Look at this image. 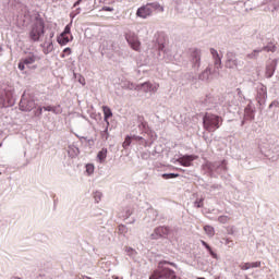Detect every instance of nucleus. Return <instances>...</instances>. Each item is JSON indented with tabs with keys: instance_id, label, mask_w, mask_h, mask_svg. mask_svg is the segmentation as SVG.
Masks as SVG:
<instances>
[{
	"instance_id": "35",
	"label": "nucleus",
	"mask_w": 279,
	"mask_h": 279,
	"mask_svg": "<svg viewBox=\"0 0 279 279\" xmlns=\"http://www.w3.org/2000/svg\"><path fill=\"white\" fill-rule=\"evenodd\" d=\"M78 82L80 84H82V86H86V78H84L83 76L78 78Z\"/></svg>"
},
{
	"instance_id": "29",
	"label": "nucleus",
	"mask_w": 279,
	"mask_h": 279,
	"mask_svg": "<svg viewBox=\"0 0 279 279\" xmlns=\"http://www.w3.org/2000/svg\"><path fill=\"white\" fill-rule=\"evenodd\" d=\"M250 266H251V269L258 268V267H260V262H253V263H250Z\"/></svg>"
},
{
	"instance_id": "12",
	"label": "nucleus",
	"mask_w": 279,
	"mask_h": 279,
	"mask_svg": "<svg viewBox=\"0 0 279 279\" xmlns=\"http://www.w3.org/2000/svg\"><path fill=\"white\" fill-rule=\"evenodd\" d=\"M160 88L159 84H153L150 82H146L142 84V89L144 93H156Z\"/></svg>"
},
{
	"instance_id": "24",
	"label": "nucleus",
	"mask_w": 279,
	"mask_h": 279,
	"mask_svg": "<svg viewBox=\"0 0 279 279\" xmlns=\"http://www.w3.org/2000/svg\"><path fill=\"white\" fill-rule=\"evenodd\" d=\"M262 51H271L274 53L276 51V45L268 44L266 47L262 49Z\"/></svg>"
},
{
	"instance_id": "28",
	"label": "nucleus",
	"mask_w": 279,
	"mask_h": 279,
	"mask_svg": "<svg viewBox=\"0 0 279 279\" xmlns=\"http://www.w3.org/2000/svg\"><path fill=\"white\" fill-rule=\"evenodd\" d=\"M210 53H211L214 60H216L217 58H219V52H217L216 49L211 48V49H210Z\"/></svg>"
},
{
	"instance_id": "27",
	"label": "nucleus",
	"mask_w": 279,
	"mask_h": 279,
	"mask_svg": "<svg viewBox=\"0 0 279 279\" xmlns=\"http://www.w3.org/2000/svg\"><path fill=\"white\" fill-rule=\"evenodd\" d=\"M72 51L71 48H64L63 53L61 54V58H66V56H71Z\"/></svg>"
},
{
	"instance_id": "4",
	"label": "nucleus",
	"mask_w": 279,
	"mask_h": 279,
	"mask_svg": "<svg viewBox=\"0 0 279 279\" xmlns=\"http://www.w3.org/2000/svg\"><path fill=\"white\" fill-rule=\"evenodd\" d=\"M220 121H223L221 117L213 113H206L203 118V128L207 132H215L216 130H219Z\"/></svg>"
},
{
	"instance_id": "15",
	"label": "nucleus",
	"mask_w": 279,
	"mask_h": 279,
	"mask_svg": "<svg viewBox=\"0 0 279 279\" xmlns=\"http://www.w3.org/2000/svg\"><path fill=\"white\" fill-rule=\"evenodd\" d=\"M97 158L99 162H105L106 158H108V149L107 148H102L98 154H97Z\"/></svg>"
},
{
	"instance_id": "26",
	"label": "nucleus",
	"mask_w": 279,
	"mask_h": 279,
	"mask_svg": "<svg viewBox=\"0 0 279 279\" xmlns=\"http://www.w3.org/2000/svg\"><path fill=\"white\" fill-rule=\"evenodd\" d=\"M240 269H242V271H247V269H251L250 263L241 264Z\"/></svg>"
},
{
	"instance_id": "25",
	"label": "nucleus",
	"mask_w": 279,
	"mask_h": 279,
	"mask_svg": "<svg viewBox=\"0 0 279 279\" xmlns=\"http://www.w3.org/2000/svg\"><path fill=\"white\" fill-rule=\"evenodd\" d=\"M218 221H219V223H228V221H230V217H228V216H220L218 218Z\"/></svg>"
},
{
	"instance_id": "38",
	"label": "nucleus",
	"mask_w": 279,
	"mask_h": 279,
	"mask_svg": "<svg viewBox=\"0 0 279 279\" xmlns=\"http://www.w3.org/2000/svg\"><path fill=\"white\" fill-rule=\"evenodd\" d=\"M165 231H167V228H165V227H161V228L157 229V232H165Z\"/></svg>"
},
{
	"instance_id": "9",
	"label": "nucleus",
	"mask_w": 279,
	"mask_h": 279,
	"mask_svg": "<svg viewBox=\"0 0 279 279\" xmlns=\"http://www.w3.org/2000/svg\"><path fill=\"white\" fill-rule=\"evenodd\" d=\"M126 41L134 51H141V40L136 35H126Z\"/></svg>"
},
{
	"instance_id": "6",
	"label": "nucleus",
	"mask_w": 279,
	"mask_h": 279,
	"mask_svg": "<svg viewBox=\"0 0 279 279\" xmlns=\"http://www.w3.org/2000/svg\"><path fill=\"white\" fill-rule=\"evenodd\" d=\"M45 35V22H43L41 20H37L29 33V39L32 40V43H38V40H40V37Z\"/></svg>"
},
{
	"instance_id": "30",
	"label": "nucleus",
	"mask_w": 279,
	"mask_h": 279,
	"mask_svg": "<svg viewBox=\"0 0 279 279\" xmlns=\"http://www.w3.org/2000/svg\"><path fill=\"white\" fill-rule=\"evenodd\" d=\"M100 2H101L104 5H112V3H114V0H100Z\"/></svg>"
},
{
	"instance_id": "10",
	"label": "nucleus",
	"mask_w": 279,
	"mask_h": 279,
	"mask_svg": "<svg viewBox=\"0 0 279 279\" xmlns=\"http://www.w3.org/2000/svg\"><path fill=\"white\" fill-rule=\"evenodd\" d=\"M197 157L193 155H185L179 159H177V162L181 165L182 167H192L193 160H195Z\"/></svg>"
},
{
	"instance_id": "13",
	"label": "nucleus",
	"mask_w": 279,
	"mask_h": 279,
	"mask_svg": "<svg viewBox=\"0 0 279 279\" xmlns=\"http://www.w3.org/2000/svg\"><path fill=\"white\" fill-rule=\"evenodd\" d=\"M44 110H46V112H53V114H62V107L60 106H46Z\"/></svg>"
},
{
	"instance_id": "3",
	"label": "nucleus",
	"mask_w": 279,
	"mask_h": 279,
	"mask_svg": "<svg viewBox=\"0 0 279 279\" xmlns=\"http://www.w3.org/2000/svg\"><path fill=\"white\" fill-rule=\"evenodd\" d=\"M14 104V88L12 86H5L3 89H0L1 108H12Z\"/></svg>"
},
{
	"instance_id": "14",
	"label": "nucleus",
	"mask_w": 279,
	"mask_h": 279,
	"mask_svg": "<svg viewBox=\"0 0 279 279\" xmlns=\"http://www.w3.org/2000/svg\"><path fill=\"white\" fill-rule=\"evenodd\" d=\"M192 58H193V62L194 64H196L197 66L199 65V62L202 60V51H199L198 49H195L192 52Z\"/></svg>"
},
{
	"instance_id": "5",
	"label": "nucleus",
	"mask_w": 279,
	"mask_h": 279,
	"mask_svg": "<svg viewBox=\"0 0 279 279\" xmlns=\"http://www.w3.org/2000/svg\"><path fill=\"white\" fill-rule=\"evenodd\" d=\"M36 62H40V57L36 52H28L25 58L21 59L17 65L20 71H25V69H37ZM33 65V66H32Z\"/></svg>"
},
{
	"instance_id": "20",
	"label": "nucleus",
	"mask_w": 279,
	"mask_h": 279,
	"mask_svg": "<svg viewBox=\"0 0 279 279\" xmlns=\"http://www.w3.org/2000/svg\"><path fill=\"white\" fill-rule=\"evenodd\" d=\"M165 236H169V233H153V234H150V239H153V240L165 239Z\"/></svg>"
},
{
	"instance_id": "32",
	"label": "nucleus",
	"mask_w": 279,
	"mask_h": 279,
	"mask_svg": "<svg viewBox=\"0 0 279 279\" xmlns=\"http://www.w3.org/2000/svg\"><path fill=\"white\" fill-rule=\"evenodd\" d=\"M95 199L97 203L101 202V193L99 192H96L95 195H94Z\"/></svg>"
},
{
	"instance_id": "2",
	"label": "nucleus",
	"mask_w": 279,
	"mask_h": 279,
	"mask_svg": "<svg viewBox=\"0 0 279 279\" xmlns=\"http://www.w3.org/2000/svg\"><path fill=\"white\" fill-rule=\"evenodd\" d=\"M154 12H165V7L158 2L147 3L137 9L136 16L140 19H147L154 14Z\"/></svg>"
},
{
	"instance_id": "19",
	"label": "nucleus",
	"mask_w": 279,
	"mask_h": 279,
	"mask_svg": "<svg viewBox=\"0 0 279 279\" xmlns=\"http://www.w3.org/2000/svg\"><path fill=\"white\" fill-rule=\"evenodd\" d=\"M161 178H162L163 180H171V179H173V178H180V174H178V173H163V174L161 175Z\"/></svg>"
},
{
	"instance_id": "36",
	"label": "nucleus",
	"mask_w": 279,
	"mask_h": 279,
	"mask_svg": "<svg viewBox=\"0 0 279 279\" xmlns=\"http://www.w3.org/2000/svg\"><path fill=\"white\" fill-rule=\"evenodd\" d=\"M266 75H267V77H271V75H274V71L267 69Z\"/></svg>"
},
{
	"instance_id": "41",
	"label": "nucleus",
	"mask_w": 279,
	"mask_h": 279,
	"mask_svg": "<svg viewBox=\"0 0 279 279\" xmlns=\"http://www.w3.org/2000/svg\"><path fill=\"white\" fill-rule=\"evenodd\" d=\"M230 243H232V240L226 239V245H230Z\"/></svg>"
},
{
	"instance_id": "7",
	"label": "nucleus",
	"mask_w": 279,
	"mask_h": 279,
	"mask_svg": "<svg viewBox=\"0 0 279 279\" xmlns=\"http://www.w3.org/2000/svg\"><path fill=\"white\" fill-rule=\"evenodd\" d=\"M36 108V102L34 101V98L27 94H23L21 101H20V110L22 112H32Z\"/></svg>"
},
{
	"instance_id": "21",
	"label": "nucleus",
	"mask_w": 279,
	"mask_h": 279,
	"mask_svg": "<svg viewBox=\"0 0 279 279\" xmlns=\"http://www.w3.org/2000/svg\"><path fill=\"white\" fill-rule=\"evenodd\" d=\"M226 66H227L228 69H234V66H238L236 59H234V60H232V59L228 60L227 63H226Z\"/></svg>"
},
{
	"instance_id": "23",
	"label": "nucleus",
	"mask_w": 279,
	"mask_h": 279,
	"mask_svg": "<svg viewBox=\"0 0 279 279\" xmlns=\"http://www.w3.org/2000/svg\"><path fill=\"white\" fill-rule=\"evenodd\" d=\"M86 173H88V175H93V173H95V166L93 163L86 165Z\"/></svg>"
},
{
	"instance_id": "42",
	"label": "nucleus",
	"mask_w": 279,
	"mask_h": 279,
	"mask_svg": "<svg viewBox=\"0 0 279 279\" xmlns=\"http://www.w3.org/2000/svg\"><path fill=\"white\" fill-rule=\"evenodd\" d=\"M260 51H263V50H255L254 52H255V53H260Z\"/></svg>"
},
{
	"instance_id": "8",
	"label": "nucleus",
	"mask_w": 279,
	"mask_h": 279,
	"mask_svg": "<svg viewBox=\"0 0 279 279\" xmlns=\"http://www.w3.org/2000/svg\"><path fill=\"white\" fill-rule=\"evenodd\" d=\"M73 40V35H71V24H68L64 27V31L57 37V43L61 45V47H64L65 45H69Z\"/></svg>"
},
{
	"instance_id": "18",
	"label": "nucleus",
	"mask_w": 279,
	"mask_h": 279,
	"mask_svg": "<svg viewBox=\"0 0 279 279\" xmlns=\"http://www.w3.org/2000/svg\"><path fill=\"white\" fill-rule=\"evenodd\" d=\"M204 231L206 232L207 235H209L210 238L215 236V228L213 226H208L206 225L204 227Z\"/></svg>"
},
{
	"instance_id": "1",
	"label": "nucleus",
	"mask_w": 279,
	"mask_h": 279,
	"mask_svg": "<svg viewBox=\"0 0 279 279\" xmlns=\"http://www.w3.org/2000/svg\"><path fill=\"white\" fill-rule=\"evenodd\" d=\"M163 265H171L172 267H175V264L167 260L160 262L157 269H155L150 275L149 279H178L175 271L169 267H165Z\"/></svg>"
},
{
	"instance_id": "40",
	"label": "nucleus",
	"mask_w": 279,
	"mask_h": 279,
	"mask_svg": "<svg viewBox=\"0 0 279 279\" xmlns=\"http://www.w3.org/2000/svg\"><path fill=\"white\" fill-rule=\"evenodd\" d=\"M43 107H39L38 109H37V112H38V114H43Z\"/></svg>"
},
{
	"instance_id": "37",
	"label": "nucleus",
	"mask_w": 279,
	"mask_h": 279,
	"mask_svg": "<svg viewBox=\"0 0 279 279\" xmlns=\"http://www.w3.org/2000/svg\"><path fill=\"white\" fill-rule=\"evenodd\" d=\"M131 138H133V141H143V137H141V136H136V135H134L133 137H131Z\"/></svg>"
},
{
	"instance_id": "34",
	"label": "nucleus",
	"mask_w": 279,
	"mask_h": 279,
	"mask_svg": "<svg viewBox=\"0 0 279 279\" xmlns=\"http://www.w3.org/2000/svg\"><path fill=\"white\" fill-rule=\"evenodd\" d=\"M102 12H114V8L112 7H104Z\"/></svg>"
},
{
	"instance_id": "11",
	"label": "nucleus",
	"mask_w": 279,
	"mask_h": 279,
	"mask_svg": "<svg viewBox=\"0 0 279 279\" xmlns=\"http://www.w3.org/2000/svg\"><path fill=\"white\" fill-rule=\"evenodd\" d=\"M53 34L50 35V38L46 39L45 43L41 44L43 51L47 56L53 51Z\"/></svg>"
},
{
	"instance_id": "16",
	"label": "nucleus",
	"mask_w": 279,
	"mask_h": 279,
	"mask_svg": "<svg viewBox=\"0 0 279 279\" xmlns=\"http://www.w3.org/2000/svg\"><path fill=\"white\" fill-rule=\"evenodd\" d=\"M102 112H104L105 121L108 123V119L112 117V110L108 106H104Z\"/></svg>"
},
{
	"instance_id": "31",
	"label": "nucleus",
	"mask_w": 279,
	"mask_h": 279,
	"mask_svg": "<svg viewBox=\"0 0 279 279\" xmlns=\"http://www.w3.org/2000/svg\"><path fill=\"white\" fill-rule=\"evenodd\" d=\"M215 60V66L217 68V69H219V66H221V58H217V59H214Z\"/></svg>"
},
{
	"instance_id": "33",
	"label": "nucleus",
	"mask_w": 279,
	"mask_h": 279,
	"mask_svg": "<svg viewBox=\"0 0 279 279\" xmlns=\"http://www.w3.org/2000/svg\"><path fill=\"white\" fill-rule=\"evenodd\" d=\"M195 206L196 208H202L204 206V201L203 199L196 201Z\"/></svg>"
},
{
	"instance_id": "17",
	"label": "nucleus",
	"mask_w": 279,
	"mask_h": 279,
	"mask_svg": "<svg viewBox=\"0 0 279 279\" xmlns=\"http://www.w3.org/2000/svg\"><path fill=\"white\" fill-rule=\"evenodd\" d=\"M202 245H204V247H206V250L209 252L210 256H213V258H217V253H215L213 251V248L210 247V245H208V243H206V241L202 240L201 241Z\"/></svg>"
},
{
	"instance_id": "39",
	"label": "nucleus",
	"mask_w": 279,
	"mask_h": 279,
	"mask_svg": "<svg viewBox=\"0 0 279 279\" xmlns=\"http://www.w3.org/2000/svg\"><path fill=\"white\" fill-rule=\"evenodd\" d=\"M80 3H82V0H77V1L74 3V8H77V5H80Z\"/></svg>"
},
{
	"instance_id": "22",
	"label": "nucleus",
	"mask_w": 279,
	"mask_h": 279,
	"mask_svg": "<svg viewBox=\"0 0 279 279\" xmlns=\"http://www.w3.org/2000/svg\"><path fill=\"white\" fill-rule=\"evenodd\" d=\"M130 145H132V137L131 136H126L123 144H122V147L124 149H128V147H130Z\"/></svg>"
}]
</instances>
